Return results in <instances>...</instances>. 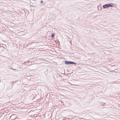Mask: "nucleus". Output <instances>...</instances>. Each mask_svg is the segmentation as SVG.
<instances>
[{
  "label": "nucleus",
  "instance_id": "obj_9",
  "mask_svg": "<svg viewBox=\"0 0 120 120\" xmlns=\"http://www.w3.org/2000/svg\"><path fill=\"white\" fill-rule=\"evenodd\" d=\"M113 4V6H114V5H113V4ZM114 7V6H113V7Z\"/></svg>",
  "mask_w": 120,
  "mask_h": 120
},
{
  "label": "nucleus",
  "instance_id": "obj_6",
  "mask_svg": "<svg viewBox=\"0 0 120 120\" xmlns=\"http://www.w3.org/2000/svg\"><path fill=\"white\" fill-rule=\"evenodd\" d=\"M41 3H43V1L42 0L41 1Z\"/></svg>",
  "mask_w": 120,
  "mask_h": 120
},
{
  "label": "nucleus",
  "instance_id": "obj_4",
  "mask_svg": "<svg viewBox=\"0 0 120 120\" xmlns=\"http://www.w3.org/2000/svg\"><path fill=\"white\" fill-rule=\"evenodd\" d=\"M71 64H74L75 65H76V63H75L74 62H72V61L71 62Z\"/></svg>",
  "mask_w": 120,
  "mask_h": 120
},
{
  "label": "nucleus",
  "instance_id": "obj_5",
  "mask_svg": "<svg viewBox=\"0 0 120 120\" xmlns=\"http://www.w3.org/2000/svg\"><path fill=\"white\" fill-rule=\"evenodd\" d=\"M28 61H27L26 62H24V63H23V64H26V63L27 62L28 63Z\"/></svg>",
  "mask_w": 120,
  "mask_h": 120
},
{
  "label": "nucleus",
  "instance_id": "obj_8",
  "mask_svg": "<svg viewBox=\"0 0 120 120\" xmlns=\"http://www.w3.org/2000/svg\"><path fill=\"white\" fill-rule=\"evenodd\" d=\"M113 4V6H114V5H113V4ZM114 7V6H113V7Z\"/></svg>",
  "mask_w": 120,
  "mask_h": 120
},
{
  "label": "nucleus",
  "instance_id": "obj_7",
  "mask_svg": "<svg viewBox=\"0 0 120 120\" xmlns=\"http://www.w3.org/2000/svg\"><path fill=\"white\" fill-rule=\"evenodd\" d=\"M119 107H120V105H119Z\"/></svg>",
  "mask_w": 120,
  "mask_h": 120
},
{
  "label": "nucleus",
  "instance_id": "obj_2",
  "mask_svg": "<svg viewBox=\"0 0 120 120\" xmlns=\"http://www.w3.org/2000/svg\"><path fill=\"white\" fill-rule=\"evenodd\" d=\"M72 61H67L66 60L64 61L65 64L66 65H70L71 64Z\"/></svg>",
  "mask_w": 120,
  "mask_h": 120
},
{
  "label": "nucleus",
  "instance_id": "obj_1",
  "mask_svg": "<svg viewBox=\"0 0 120 120\" xmlns=\"http://www.w3.org/2000/svg\"><path fill=\"white\" fill-rule=\"evenodd\" d=\"M112 4H113L112 3L106 4L103 6V8H107L112 7Z\"/></svg>",
  "mask_w": 120,
  "mask_h": 120
},
{
  "label": "nucleus",
  "instance_id": "obj_3",
  "mask_svg": "<svg viewBox=\"0 0 120 120\" xmlns=\"http://www.w3.org/2000/svg\"><path fill=\"white\" fill-rule=\"evenodd\" d=\"M55 34L54 33H52L51 35V37L52 38L53 37L55 36Z\"/></svg>",
  "mask_w": 120,
  "mask_h": 120
}]
</instances>
